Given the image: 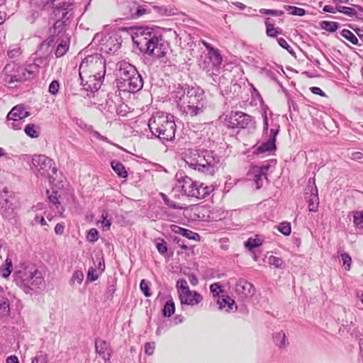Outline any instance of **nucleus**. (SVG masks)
Listing matches in <instances>:
<instances>
[{"instance_id":"nucleus-40","label":"nucleus","mask_w":363,"mask_h":363,"mask_svg":"<svg viewBox=\"0 0 363 363\" xmlns=\"http://www.w3.org/2000/svg\"><path fill=\"white\" fill-rule=\"evenodd\" d=\"M210 291L213 297H220L224 292L222 286L219 282H216L210 286Z\"/></svg>"},{"instance_id":"nucleus-46","label":"nucleus","mask_w":363,"mask_h":363,"mask_svg":"<svg viewBox=\"0 0 363 363\" xmlns=\"http://www.w3.org/2000/svg\"><path fill=\"white\" fill-rule=\"evenodd\" d=\"M278 230L284 235H289L291 232L289 223H281L277 226Z\"/></svg>"},{"instance_id":"nucleus-17","label":"nucleus","mask_w":363,"mask_h":363,"mask_svg":"<svg viewBox=\"0 0 363 363\" xmlns=\"http://www.w3.org/2000/svg\"><path fill=\"white\" fill-rule=\"evenodd\" d=\"M86 76L79 75L81 85L84 87V89L91 93L98 91L104 77H98V75H90L89 74Z\"/></svg>"},{"instance_id":"nucleus-34","label":"nucleus","mask_w":363,"mask_h":363,"mask_svg":"<svg viewBox=\"0 0 363 363\" xmlns=\"http://www.w3.org/2000/svg\"><path fill=\"white\" fill-rule=\"evenodd\" d=\"M263 243V239L259 236L256 235L255 238H250L245 242V246L250 250L259 247Z\"/></svg>"},{"instance_id":"nucleus-8","label":"nucleus","mask_w":363,"mask_h":363,"mask_svg":"<svg viewBox=\"0 0 363 363\" xmlns=\"http://www.w3.org/2000/svg\"><path fill=\"white\" fill-rule=\"evenodd\" d=\"M176 189L186 196L196 199L205 198L213 191V186L205 185L203 183L194 181L187 176L178 178Z\"/></svg>"},{"instance_id":"nucleus-36","label":"nucleus","mask_w":363,"mask_h":363,"mask_svg":"<svg viewBox=\"0 0 363 363\" xmlns=\"http://www.w3.org/2000/svg\"><path fill=\"white\" fill-rule=\"evenodd\" d=\"M337 11L338 12L342 13L350 18H359L357 14V11L355 10L354 8L342 6L341 4H339Z\"/></svg>"},{"instance_id":"nucleus-61","label":"nucleus","mask_w":363,"mask_h":363,"mask_svg":"<svg viewBox=\"0 0 363 363\" xmlns=\"http://www.w3.org/2000/svg\"><path fill=\"white\" fill-rule=\"evenodd\" d=\"M102 220L101 221V227L106 229H109L111 226V221L106 218V216L102 214Z\"/></svg>"},{"instance_id":"nucleus-43","label":"nucleus","mask_w":363,"mask_h":363,"mask_svg":"<svg viewBox=\"0 0 363 363\" xmlns=\"http://www.w3.org/2000/svg\"><path fill=\"white\" fill-rule=\"evenodd\" d=\"M140 288L141 291L143 293L145 296L150 297L152 295V293L150 289V282L146 281L145 279L141 280L140 283Z\"/></svg>"},{"instance_id":"nucleus-58","label":"nucleus","mask_w":363,"mask_h":363,"mask_svg":"<svg viewBox=\"0 0 363 363\" xmlns=\"http://www.w3.org/2000/svg\"><path fill=\"white\" fill-rule=\"evenodd\" d=\"M338 6L339 4H335V6L326 5L323 7V10L325 12L335 13L336 12H338Z\"/></svg>"},{"instance_id":"nucleus-62","label":"nucleus","mask_w":363,"mask_h":363,"mask_svg":"<svg viewBox=\"0 0 363 363\" xmlns=\"http://www.w3.org/2000/svg\"><path fill=\"white\" fill-rule=\"evenodd\" d=\"M128 106L127 105H125V104H121L117 109H116V112L118 115H121V116H125L126 113H128Z\"/></svg>"},{"instance_id":"nucleus-27","label":"nucleus","mask_w":363,"mask_h":363,"mask_svg":"<svg viewBox=\"0 0 363 363\" xmlns=\"http://www.w3.org/2000/svg\"><path fill=\"white\" fill-rule=\"evenodd\" d=\"M1 213L4 217L9 218L13 214V205L9 199H4L0 203Z\"/></svg>"},{"instance_id":"nucleus-15","label":"nucleus","mask_w":363,"mask_h":363,"mask_svg":"<svg viewBox=\"0 0 363 363\" xmlns=\"http://www.w3.org/2000/svg\"><path fill=\"white\" fill-rule=\"evenodd\" d=\"M279 131V125L277 124H274L272 125V128L269 130V139L267 141L262 143L259 146L255 148L254 153L259 154H264L269 153L272 150L276 149V138Z\"/></svg>"},{"instance_id":"nucleus-55","label":"nucleus","mask_w":363,"mask_h":363,"mask_svg":"<svg viewBox=\"0 0 363 363\" xmlns=\"http://www.w3.org/2000/svg\"><path fill=\"white\" fill-rule=\"evenodd\" d=\"M277 41H278L279 45L281 48L286 49L289 53L294 52L291 47L288 44V43L286 42V40L285 39L281 38H279L277 40Z\"/></svg>"},{"instance_id":"nucleus-2","label":"nucleus","mask_w":363,"mask_h":363,"mask_svg":"<svg viewBox=\"0 0 363 363\" xmlns=\"http://www.w3.org/2000/svg\"><path fill=\"white\" fill-rule=\"evenodd\" d=\"M181 111L191 116L202 113L206 107V101L204 93L199 87L180 86L172 93Z\"/></svg>"},{"instance_id":"nucleus-31","label":"nucleus","mask_w":363,"mask_h":363,"mask_svg":"<svg viewBox=\"0 0 363 363\" xmlns=\"http://www.w3.org/2000/svg\"><path fill=\"white\" fill-rule=\"evenodd\" d=\"M111 166L113 171L121 178H126L128 177V172L124 165L118 160H113L111 162Z\"/></svg>"},{"instance_id":"nucleus-35","label":"nucleus","mask_w":363,"mask_h":363,"mask_svg":"<svg viewBox=\"0 0 363 363\" xmlns=\"http://www.w3.org/2000/svg\"><path fill=\"white\" fill-rule=\"evenodd\" d=\"M24 131L28 136L32 138H37L40 135V128L35 124L26 125Z\"/></svg>"},{"instance_id":"nucleus-21","label":"nucleus","mask_w":363,"mask_h":363,"mask_svg":"<svg viewBox=\"0 0 363 363\" xmlns=\"http://www.w3.org/2000/svg\"><path fill=\"white\" fill-rule=\"evenodd\" d=\"M313 183V186L311 189V196L313 198L308 200V208L310 212H316L318 211V189L315 185V174L313 178H310L308 181V188H310V184Z\"/></svg>"},{"instance_id":"nucleus-53","label":"nucleus","mask_w":363,"mask_h":363,"mask_svg":"<svg viewBox=\"0 0 363 363\" xmlns=\"http://www.w3.org/2000/svg\"><path fill=\"white\" fill-rule=\"evenodd\" d=\"M291 14L294 16H302L305 14V10L296 6H289L288 9Z\"/></svg>"},{"instance_id":"nucleus-19","label":"nucleus","mask_w":363,"mask_h":363,"mask_svg":"<svg viewBox=\"0 0 363 363\" xmlns=\"http://www.w3.org/2000/svg\"><path fill=\"white\" fill-rule=\"evenodd\" d=\"M235 292L241 298H246L253 296L255 289L253 285L246 280L240 279L235 285Z\"/></svg>"},{"instance_id":"nucleus-4","label":"nucleus","mask_w":363,"mask_h":363,"mask_svg":"<svg viewBox=\"0 0 363 363\" xmlns=\"http://www.w3.org/2000/svg\"><path fill=\"white\" fill-rule=\"evenodd\" d=\"M13 281L26 294L40 289L45 284L42 272L34 265L26 263L16 267Z\"/></svg>"},{"instance_id":"nucleus-56","label":"nucleus","mask_w":363,"mask_h":363,"mask_svg":"<svg viewBox=\"0 0 363 363\" xmlns=\"http://www.w3.org/2000/svg\"><path fill=\"white\" fill-rule=\"evenodd\" d=\"M7 126L13 130H21V121H7Z\"/></svg>"},{"instance_id":"nucleus-11","label":"nucleus","mask_w":363,"mask_h":363,"mask_svg":"<svg viewBox=\"0 0 363 363\" xmlns=\"http://www.w3.org/2000/svg\"><path fill=\"white\" fill-rule=\"evenodd\" d=\"M176 288L183 310L185 306L194 307L203 301L202 295L196 291L191 290L185 279L177 280Z\"/></svg>"},{"instance_id":"nucleus-29","label":"nucleus","mask_w":363,"mask_h":363,"mask_svg":"<svg viewBox=\"0 0 363 363\" xmlns=\"http://www.w3.org/2000/svg\"><path fill=\"white\" fill-rule=\"evenodd\" d=\"M208 58L209 60V62L212 64V66L218 69L223 61L222 56L219 53L218 50H212L210 52H208Z\"/></svg>"},{"instance_id":"nucleus-41","label":"nucleus","mask_w":363,"mask_h":363,"mask_svg":"<svg viewBox=\"0 0 363 363\" xmlns=\"http://www.w3.org/2000/svg\"><path fill=\"white\" fill-rule=\"evenodd\" d=\"M340 257L345 269L347 271L350 270L352 264V258L350 255L347 252H342L340 254Z\"/></svg>"},{"instance_id":"nucleus-44","label":"nucleus","mask_w":363,"mask_h":363,"mask_svg":"<svg viewBox=\"0 0 363 363\" xmlns=\"http://www.w3.org/2000/svg\"><path fill=\"white\" fill-rule=\"evenodd\" d=\"M21 54V48L17 45L11 46L7 51V55L11 59L16 58L20 56Z\"/></svg>"},{"instance_id":"nucleus-24","label":"nucleus","mask_w":363,"mask_h":363,"mask_svg":"<svg viewBox=\"0 0 363 363\" xmlns=\"http://www.w3.org/2000/svg\"><path fill=\"white\" fill-rule=\"evenodd\" d=\"M170 229L176 234L182 235V236L193 240H199L200 236L198 233H194L189 229L182 228L177 225H171Z\"/></svg>"},{"instance_id":"nucleus-64","label":"nucleus","mask_w":363,"mask_h":363,"mask_svg":"<svg viewBox=\"0 0 363 363\" xmlns=\"http://www.w3.org/2000/svg\"><path fill=\"white\" fill-rule=\"evenodd\" d=\"M65 230V225L62 223H57L55 227V233L57 235H62Z\"/></svg>"},{"instance_id":"nucleus-49","label":"nucleus","mask_w":363,"mask_h":363,"mask_svg":"<svg viewBox=\"0 0 363 363\" xmlns=\"http://www.w3.org/2000/svg\"><path fill=\"white\" fill-rule=\"evenodd\" d=\"M259 12L264 15H271L275 16H279L284 14V12L282 11L266 9H261Z\"/></svg>"},{"instance_id":"nucleus-54","label":"nucleus","mask_w":363,"mask_h":363,"mask_svg":"<svg viewBox=\"0 0 363 363\" xmlns=\"http://www.w3.org/2000/svg\"><path fill=\"white\" fill-rule=\"evenodd\" d=\"M155 343L154 342H147L145 345V352L147 355H152L154 353Z\"/></svg>"},{"instance_id":"nucleus-12","label":"nucleus","mask_w":363,"mask_h":363,"mask_svg":"<svg viewBox=\"0 0 363 363\" xmlns=\"http://www.w3.org/2000/svg\"><path fill=\"white\" fill-rule=\"evenodd\" d=\"M31 167L33 171L42 177H47L50 183L55 181L54 175L57 174V169L54 161L44 155L33 156Z\"/></svg>"},{"instance_id":"nucleus-5","label":"nucleus","mask_w":363,"mask_h":363,"mask_svg":"<svg viewBox=\"0 0 363 363\" xmlns=\"http://www.w3.org/2000/svg\"><path fill=\"white\" fill-rule=\"evenodd\" d=\"M148 127L153 135L163 143L174 139L176 124L174 116L162 111L154 113L148 121Z\"/></svg>"},{"instance_id":"nucleus-51","label":"nucleus","mask_w":363,"mask_h":363,"mask_svg":"<svg viewBox=\"0 0 363 363\" xmlns=\"http://www.w3.org/2000/svg\"><path fill=\"white\" fill-rule=\"evenodd\" d=\"M87 240L89 242H94L99 239V233L96 229L91 228L87 234Z\"/></svg>"},{"instance_id":"nucleus-18","label":"nucleus","mask_w":363,"mask_h":363,"mask_svg":"<svg viewBox=\"0 0 363 363\" xmlns=\"http://www.w3.org/2000/svg\"><path fill=\"white\" fill-rule=\"evenodd\" d=\"M50 4L54 8L55 16L60 19H63L68 11L72 9V4L65 0H53Z\"/></svg>"},{"instance_id":"nucleus-48","label":"nucleus","mask_w":363,"mask_h":363,"mask_svg":"<svg viewBox=\"0 0 363 363\" xmlns=\"http://www.w3.org/2000/svg\"><path fill=\"white\" fill-rule=\"evenodd\" d=\"M153 9L158 13H160L162 16H171V15L174 14V13L172 12V9H168L166 6H153Z\"/></svg>"},{"instance_id":"nucleus-3","label":"nucleus","mask_w":363,"mask_h":363,"mask_svg":"<svg viewBox=\"0 0 363 363\" xmlns=\"http://www.w3.org/2000/svg\"><path fill=\"white\" fill-rule=\"evenodd\" d=\"M184 160L189 167L208 175L215 174L220 162L219 157L207 150L189 149Z\"/></svg>"},{"instance_id":"nucleus-28","label":"nucleus","mask_w":363,"mask_h":363,"mask_svg":"<svg viewBox=\"0 0 363 363\" xmlns=\"http://www.w3.org/2000/svg\"><path fill=\"white\" fill-rule=\"evenodd\" d=\"M266 33L268 36L274 38L278 35L282 33V30L280 28L274 27L273 20L267 18L265 21Z\"/></svg>"},{"instance_id":"nucleus-57","label":"nucleus","mask_w":363,"mask_h":363,"mask_svg":"<svg viewBox=\"0 0 363 363\" xmlns=\"http://www.w3.org/2000/svg\"><path fill=\"white\" fill-rule=\"evenodd\" d=\"M32 363H47V357L40 352L33 359Z\"/></svg>"},{"instance_id":"nucleus-22","label":"nucleus","mask_w":363,"mask_h":363,"mask_svg":"<svg viewBox=\"0 0 363 363\" xmlns=\"http://www.w3.org/2000/svg\"><path fill=\"white\" fill-rule=\"evenodd\" d=\"M96 352L105 360H109L111 358V349L108 344L99 338L95 340Z\"/></svg>"},{"instance_id":"nucleus-26","label":"nucleus","mask_w":363,"mask_h":363,"mask_svg":"<svg viewBox=\"0 0 363 363\" xmlns=\"http://www.w3.org/2000/svg\"><path fill=\"white\" fill-rule=\"evenodd\" d=\"M132 18H139L145 14L150 13L151 9L147 6L134 4L130 9Z\"/></svg>"},{"instance_id":"nucleus-42","label":"nucleus","mask_w":363,"mask_h":363,"mask_svg":"<svg viewBox=\"0 0 363 363\" xmlns=\"http://www.w3.org/2000/svg\"><path fill=\"white\" fill-rule=\"evenodd\" d=\"M268 263L270 265L274 266L276 268L283 269L284 267V262L282 259L271 255L268 258Z\"/></svg>"},{"instance_id":"nucleus-50","label":"nucleus","mask_w":363,"mask_h":363,"mask_svg":"<svg viewBox=\"0 0 363 363\" xmlns=\"http://www.w3.org/2000/svg\"><path fill=\"white\" fill-rule=\"evenodd\" d=\"M60 89V84L57 80H53L49 85V92L52 95H56Z\"/></svg>"},{"instance_id":"nucleus-16","label":"nucleus","mask_w":363,"mask_h":363,"mask_svg":"<svg viewBox=\"0 0 363 363\" xmlns=\"http://www.w3.org/2000/svg\"><path fill=\"white\" fill-rule=\"evenodd\" d=\"M269 169V165L253 166L247 174L250 179L255 182L257 189H259L262 185L264 179H267V172Z\"/></svg>"},{"instance_id":"nucleus-33","label":"nucleus","mask_w":363,"mask_h":363,"mask_svg":"<svg viewBox=\"0 0 363 363\" xmlns=\"http://www.w3.org/2000/svg\"><path fill=\"white\" fill-rule=\"evenodd\" d=\"M175 312V304L173 299L171 298L168 300L162 311L164 317H170Z\"/></svg>"},{"instance_id":"nucleus-13","label":"nucleus","mask_w":363,"mask_h":363,"mask_svg":"<svg viewBox=\"0 0 363 363\" xmlns=\"http://www.w3.org/2000/svg\"><path fill=\"white\" fill-rule=\"evenodd\" d=\"M93 41L101 46V50L106 53H114L121 47V39L116 33H96Z\"/></svg>"},{"instance_id":"nucleus-37","label":"nucleus","mask_w":363,"mask_h":363,"mask_svg":"<svg viewBox=\"0 0 363 363\" xmlns=\"http://www.w3.org/2000/svg\"><path fill=\"white\" fill-rule=\"evenodd\" d=\"M320 26L323 30L333 33L340 27V23L334 21H323L320 23Z\"/></svg>"},{"instance_id":"nucleus-7","label":"nucleus","mask_w":363,"mask_h":363,"mask_svg":"<svg viewBox=\"0 0 363 363\" xmlns=\"http://www.w3.org/2000/svg\"><path fill=\"white\" fill-rule=\"evenodd\" d=\"M39 66L36 63L20 66L14 62L7 64L3 69L5 75L4 81L11 84L30 80L36 77L39 72Z\"/></svg>"},{"instance_id":"nucleus-60","label":"nucleus","mask_w":363,"mask_h":363,"mask_svg":"<svg viewBox=\"0 0 363 363\" xmlns=\"http://www.w3.org/2000/svg\"><path fill=\"white\" fill-rule=\"evenodd\" d=\"M350 158L354 161H359L363 159V154L360 152H353L350 155Z\"/></svg>"},{"instance_id":"nucleus-39","label":"nucleus","mask_w":363,"mask_h":363,"mask_svg":"<svg viewBox=\"0 0 363 363\" xmlns=\"http://www.w3.org/2000/svg\"><path fill=\"white\" fill-rule=\"evenodd\" d=\"M340 35L345 38V39H347V40H349L351 43H352L353 45H358V39L355 36V35L352 33L350 30H347V29H343L341 32H340Z\"/></svg>"},{"instance_id":"nucleus-30","label":"nucleus","mask_w":363,"mask_h":363,"mask_svg":"<svg viewBox=\"0 0 363 363\" xmlns=\"http://www.w3.org/2000/svg\"><path fill=\"white\" fill-rule=\"evenodd\" d=\"M13 270V264L11 258L7 257L4 263L0 267V276L8 278Z\"/></svg>"},{"instance_id":"nucleus-32","label":"nucleus","mask_w":363,"mask_h":363,"mask_svg":"<svg viewBox=\"0 0 363 363\" xmlns=\"http://www.w3.org/2000/svg\"><path fill=\"white\" fill-rule=\"evenodd\" d=\"M69 42L66 38L65 39H62L60 43L57 45L55 55L57 57H60L63 56L69 49Z\"/></svg>"},{"instance_id":"nucleus-23","label":"nucleus","mask_w":363,"mask_h":363,"mask_svg":"<svg viewBox=\"0 0 363 363\" xmlns=\"http://www.w3.org/2000/svg\"><path fill=\"white\" fill-rule=\"evenodd\" d=\"M217 304L218 305V308L220 310H225L227 312L232 311L234 306L235 307V310L237 309L235 301L226 295L222 294L218 297L217 298Z\"/></svg>"},{"instance_id":"nucleus-52","label":"nucleus","mask_w":363,"mask_h":363,"mask_svg":"<svg viewBox=\"0 0 363 363\" xmlns=\"http://www.w3.org/2000/svg\"><path fill=\"white\" fill-rule=\"evenodd\" d=\"M156 247L158 252L162 255L165 254L167 251V242L162 239L156 243Z\"/></svg>"},{"instance_id":"nucleus-25","label":"nucleus","mask_w":363,"mask_h":363,"mask_svg":"<svg viewBox=\"0 0 363 363\" xmlns=\"http://www.w3.org/2000/svg\"><path fill=\"white\" fill-rule=\"evenodd\" d=\"M272 340L274 345L281 350L285 349L289 345L286 333L281 330L273 333Z\"/></svg>"},{"instance_id":"nucleus-6","label":"nucleus","mask_w":363,"mask_h":363,"mask_svg":"<svg viewBox=\"0 0 363 363\" xmlns=\"http://www.w3.org/2000/svg\"><path fill=\"white\" fill-rule=\"evenodd\" d=\"M118 78L116 84L122 91L136 92L143 86V80L135 66L126 61L117 64Z\"/></svg>"},{"instance_id":"nucleus-45","label":"nucleus","mask_w":363,"mask_h":363,"mask_svg":"<svg viewBox=\"0 0 363 363\" xmlns=\"http://www.w3.org/2000/svg\"><path fill=\"white\" fill-rule=\"evenodd\" d=\"M10 314V306L8 300L4 301L0 303V316L6 317Z\"/></svg>"},{"instance_id":"nucleus-47","label":"nucleus","mask_w":363,"mask_h":363,"mask_svg":"<svg viewBox=\"0 0 363 363\" xmlns=\"http://www.w3.org/2000/svg\"><path fill=\"white\" fill-rule=\"evenodd\" d=\"M83 280H84L83 272L80 270H77L74 272V273L73 274V275L72 277L71 282L72 284H74L75 282H77V284H80L82 283Z\"/></svg>"},{"instance_id":"nucleus-38","label":"nucleus","mask_w":363,"mask_h":363,"mask_svg":"<svg viewBox=\"0 0 363 363\" xmlns=\"http://www.w3.org/2000/svg\"><path fill=\"white\" fill-rule=\"evenodd\" d=\"M353 223L357 230H363V211L354 213Z\"/></svg>"},{"instance_id":"nucleus-20","label":"nucleus","mask_w":363,"mask_h":363,"mask_svg":"<svg viewBox=\"0 0 363 363\" xmlns=\"http://www.w3.org/2000/svg\"><path fill=\"white\" fill-rule=\"evenodd\" d=\"M30 113L27 111L23 105L19 104L14 106L7 115V121H22L28 117Z\"/></svg>"},{"instance_id":"nucleus-59","label":"nucleus","mask_w":363,"mask_h":363,"mask_svg":"<svg viewBox=\"0 0 363 363\" xmlns=\"http://www.w3.org/2000/svg\"><path fill=\"white\" fill-rule=\"evenodd\" d=\"M95 272L96 271L93 267L89 268L87 273V279L90 281H94L98 279V275Z\"/></svg>"},{"instance_id":"nucleus-10","label":"nucleus","mask_w":363,"mask_h":363,"mask_svg":"<svg viewBox=\"0 0 363 363\" xmlns=\"http://www.w3.org/2000/svg\"><path fill=\"white\" fill-rule=\"evenodd\" d=\"M47 194L48 206L45 203H38L33 207V210L36 212L43 211L47 219L51 221L54 218L62 216L65 208L59 201L56 191H52L50 193V191L47 190Z\"/></svg>"},{"instance_id":"nucleus-9","label":"nucleus","mask_w":363,"mask_h":363,"mask_svg":"<svg viewBox=\"0 0 363 363\" xmlns=\"http://www.w3.org/2000/svg\"><path fill=\"white\" fill-rule=\"evenodd\" d=\"M106 73L105 61L101 55L95 54L85 57L79 67V74L84 76L99 75L98 77H104Z\"/></svg>"},{"instance_id":"nucleus-1","label":"nucleus","mask_w":363,"mask_h":363,"mask_svg":"<svg viewBox=\"0 0 363 363\" xmlns=\"http://www.w3.org/2000/svg\"><path fill=\"white\" fill-rule=\"evenodd\" d=\"M132 38L141 51L160 60L162 62H166L169 44L154 28H136Z\"/></svg>"},{"instance_id":"nucleus-14","label":"nucleus","mask_w":363,"mask_h":363,"mask_svg":"<svg viewBox=\"0 0 363 363\" xmlns=\"http://www.w3.org/2000/svg\"><path fill=\"white\" fill-rule=\"evenodd\" d=\"M225 125L229 128H246L254 124L252 117L241 111H231L224 118Z\"/></svg>"},{"instance_id":"nucleus-63","label":"nucleus","mask_w":363,"mask_h":363,"mask_svg":"<svg viewBox=\"0 0 363 363\" xmlns=\"http://www.w3.org/2000/svg\"><path fill=\"white\" fill-rule=\"evenodd\" d=\"M34 220L36 223H40L41 225H47V223L44 218V216L42 214H36V216L34 218Z\"/></svg>"}]
</instances>
